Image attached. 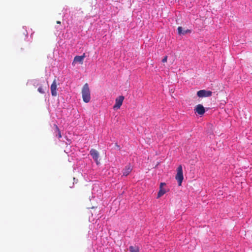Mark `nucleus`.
<instances>
[{
  "label": "nucleus",
  "mask_w": 252,
  "mask_h": 252,
  "mask_svg": "<svg viewBox=\"0 0 252 252\" xmlns=\"http://www.w3.org/2000/svg\"><path fill=\"white\" fill-rule=\"evenodd\" d=\"M131 166L130 164L126 165L124 169L123 175L125 176H127L131 172Z\"/></svg>",
  "instance_id": "10"
},
{
  "label": "nucleus",
  "mask_w": 252,
  "mask_h": 252,
  "mask_svg": "<svg viewBox=\"0 0 252 252\" xmlns=\"http://www.w3.org/2000/svg\"><path fill=\"white\" fill-rule=\"evenodd\" d=\"M82 94L83 101L86 103L89 102L91 99V94L88 83L85 84L83 86Z\"/></svg>",
  "instance_id": "1"
},
{
  "label": "nucleus",
  "mask_w": 252,
  "mask_h": 252,
  "mask_svg": "<svg viewBox=\"0 0 252 252\" xmlns=\"http://www.w3.org/2000/svg\"><path fill=\"white\" fill-rule=\"evenodd\" d=\"M90 153L96 164H98L99 153L98 151L95 149H92L91 150Z\"/></svg>",
  "instance_id": "7"
},
{
  "label": "nucleus",
  "mask_w": 252,
  "mask_h": 252,
  "mask_svg": "<svg viewBox=\"0 0 252 252\" xmlns=\"http://www.w3.org/2000/svg\"><path fill=\"white\" fill-rule=\"evenodd\" d=\"M212 92L211 91L201 90L197 92V95L199 97H205L211 96Z\"/></svg>",
  "instance_id": "3"
},
{
  "label": "nucleus",
  "mask_w": 252,
  "mask_h": 252,
  "mask_svg": "<svg viewBox=\"0 0 252 252\" xmlns=\"http://www.w3.org/2000/svg\"><path fill=\"white\" fill-rule=\"evenodd\" d=\"M124 96L123 95L119 96L116 98L115 100V104L113 106L114 109H119L123 104V102L124 100Z\"/></svg>",
  "instance_id": "4"
},
{
  "label": "nucleus",
  "mask_w": 252,
  "mask_h": 252,
  "mask_svg": "<svg viewBox=\"0 0 252 252\" xmlns=\"http://www.w3.org/2000/svg\"><path fill=\"white\" fill-rule=\"evenodd\" d=\"M57 85L56 79H55L51 86V92L52 96H56L57 95Z\"/></svg>",
  "instance_id": "8"
},
{
  "label": "nucleus",
  "mask_w": 252,
  "mask_h": 252,
  "mask_svg": "<svg viewBox=\"0 0 252 252\" xmlns=\"http://www.w3.org/2000/svg\"><path fill=\"white\" fill-rule=\"evenodd\" d=\"M129 250L130 252H139V248L137 246H130Z\"/></svg>",
  "instance_id": "13"
},
{
  "label": "nucleus",
  "mask_w": 252,
  "mask_h": 252,
  "mask_svg": "<svg viewBox=\"0 0 252 252\" xmlns=\"http://www.w3.org/2000/svg\"><path fill=\"white\" fill-rule=\"evenodd\" d=\"M46 87H44L43 86H40L37 89V91L40 94H45V90L46 89Z\"/></svg>",
  "instance_id": "14"
},
{
  "label": "nucleus",
  "mask_w": 252,
  "mask_h": 252,
  "mask_svg": "<svg viewBox=\"0 0 252 252\" xmlns=\"http://www.w3.org/2000/svg\"><path fill=\"white\" fill-rule=\"evenodd\" d=\"M117 147L119 148V146H118V145H117Z\"/></svg>",
  "instance_id": "17"
},
{
  "label": "nucleus",
  "mask_w": 252,
  "mask_h": 252,
  "mask_svg": "<svg viewBox=\"0 0 252 252\" xmlns=\"http://www.w3.org/2000/svg\"><path fill=\"white\" fill-rule=\"evenodd\" d=\"M85 57V54L84 53L82 56H76L74 57L72 64L74 65L77 63H79L81 64H83L84 59Z\"/></svg>",
  "instance_id": "6"
},
{
  "label": "nucleus",
  "mask_w": 252,
  "mask_h": 252,
  "mask_svg": "<svg viewBox=\"0 0 252 252\" xmlns=\"http://www.w3.org/2000/svg\"><path fill=\"white\" fill-rule=\"evenodd\" d=\"M176 180L177 181L178 185L181 186L184 179L183 169L181 165H179L177 169V174L175 176Z\"/></svg>",
  "instance_id": "2"
},
{
  "label": "nucleus",
  "mask_w": 252,
  "mask_h": 252,
  "mask_svg": "<svg viewBox=\"0 0 252 252\" xmlns=\"http://www.w3.org/2000/svg\"><path fill=\"white\" fill-rule=\"evenodd\" d=\"M167 56H166L162 60V62L163 63H166L167 62Z\"/></svg>",
  "instance_id": "15"
},
{
  "label": "nucleus",
  "mask_w": 252,
  "mask_h": 252,
  "mask_svg": "<svg viewBox=\"0 0 252 252\" xmlns=\"http://www.w3.org/2000/svg\"><path fill=\"white\" fill-rule=\"evenodd\" d=\"M54 127H55V132H54V133L56 134V136L58 138H60L62 137V135H61V131L59 128V127H58V126L56 125H54Z\"/></svg>",
  "instance_id": "12"
},
{
  "label": "nucleus",
  "mask_w": 252,
  "mask_h": 252,
  "mask_svg": "<svg viewBox=\"0 0 252 252\" xmlns=\"http://www.w3.org/2000/svg\"><path fill=\"white\" fill-rule=\"evenodd\" d=\"M166 184L165 183H161L159 186V190L157 198H158L162 196L164 194H165L166 192V190L163 188V186H165Z\"/></svg>",
  "instance_id": "9"
},
{
  "label": "nucleus",
  "mask_w": 252,
  "mask_h": 252,
  "mask_svg": "<svg viewBox=\"0 0 252 252\" xmlns=\"http://www.w3.org/2000/svg\"><path fill=\"white\" fill-rule=\"evenodd\" d=\"M178 34L181 35V34H185L187 33H190L191 32V31L190 30H187L186 31H184L183 30V28L182 27H179L178 28Z\"/></svg>",
  "instance_id": "11"
},
{
  "label": "nucleus",
  "mask_w": 252,
  "mask_h": 252,
  "mask_svg": "<svg viewBox=\"0 0 252 252\" xmlns=\"http://www.w3.org/2000/svg\"><path fill=\"white\" fill-rule=\"evenodd\" d=\"M194 111L195 113H197L199 115H203L205 112L204 107L202 105L200 104L195 106Z\"/></svg>",
  "instance_id": "5"
},
{
  "label": "nucleus",
  "mask_w": 252,
  "mask_h": 252,
  "mask_svg": "<svg viewBox=\"0 0 252 252\" xmlns=\"http://www.w3.org/2000/svg\"><path fill=\"white\" fill-rule=\"evenodd\" d=\"M57 24H61V22L60 21H57Z\"/></svg>",
  "instance_id": "16"
}]
</instances>
